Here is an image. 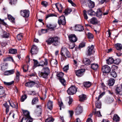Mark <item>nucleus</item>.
Here are the masks:
<instances>
[{"label": "nucleus", "instance_id": "f257e3e1", "mask_svg": "<svg viewBox=\"0 0 122 122\" xmlns=\"http://www.w3.org/2000/svg\"><path fill=\"white\" fill-rule=\"evenodd\" d=\"M61 54V60L62 61L65 60L66 58H69L71 56L70 52L67 48L65 47H63L62 48Z\"/></svg>", "mask_w": 122, "mask_h": 122}, {"label": "nucleus", "instance_id": "f03ea898", "mask_svg": "<svg viewBox=\"0 0 122 122\" xmlns=\"http://www.w3.org/2000/svg\"><path fill=\"white\" fill-rule=\"evenodd\" d=\"M50 73V70L48 68H44L42 70V72H39L38 75L39 76L46 79Z\"/></svg>", "mask_w": 122, "mask_h": 122}, {"label": "nucleus", "instance_id": "7ed1b4c3", "mask_svg": "<svg viewBox=\"0 0 122 122\" xmlns=\"http://www.w3.org/2000/svg\"><path fill=\"white\" fill-rule=\"evenodd\" d=\"M77 91L76 88L75 86L70 87L67 91L68 94L69 95H73L75 94Z\"/></svg>", "mask_w": 122, "mask_h": 122}, {"label": "nucleus", "instance_id": "20e7f679", "mask_svg": "<svg viewBox=\"0 0 122 122\" xmlns=\"http://www.w3.org/2000/svg\"><path fill=\"white\" fill-rule=\"evenodd\" d=\"M102 71L103 73H109L111 71L110 67L107 65H105L102 67Z\"/></svg>", "mask_w": 122, "mask_h": 122}, {"label": "nucleus", "instance_id": "39448f33", "mask_svg": "<svg viewBox=\"0 0 122 122\" xmlns=\"http://www.w3.org/2000/svg\"><path fill=\"white\" fill-rule=\"evenodd\" d=\"M58 23L60 25L61 24L63 25H65L66 22L65 17L64 15H61L59 17Z\"/></svg>", "mask_w": 122, "mask_h": 122}, {"label": "nucleus", "instance_id": "423d86ee", "mask_svg": "<svg viewBox=\"0 0 122 122\" xmlns=\"http://www.w3.org/2000/svg\"><path fill=\"white\" fill-rule=\"evenodd\" d=\"M105 94V93L103 92L100 94L98 96L97 101H96V106L97 108H101V103L100 101L99 100L100 98H101Z\"/></svg>", "mask_w": 122, "mask_h": 122}, {"label": "nucleus", "instance_id": "0eeeda50", "mask_svg": "<svg viewBox=\"0 0 122 122\" xmlns=\"http://www.w3.org/2000/svg\"><path fill=\"white\" fill-rule=\"evenodd\" d=\"M53 41V45L56 46L59 45L60 43V38L57 36L52 37Z\"/></svg>", "mask_w": 122, "mask_h": 122}, {"label": "nucleus", "instance_id": "6e6552de", "mask_svg": "<svg viewBox=\"0 0 122 122\" xmlns=\"http://www.w3.org/2000/svg\"><path fill=\"white\" fill-rule=\"evenodd\" d=\"M85 70L84 69H81L76 71H75L76 75L78 76H82L85 71Z\"/></svg>", "mask_w": 122, "mask_h": 122}, {"label": "nucleus", "instance_id": "1a4fd4ad", "mask_svg": "<svg viewBox=\"0 0 122 122\" xmlns=\"http://www.w3.org/2000/svg\"><path fill=\"white\" fill-rule=\"evenodd\" d=\"M38 49L36 46L33 45L31 49L30 52L32 55L36 54L38 51Z\"/></svg>", "mask_w": 122, "mask_h": 122}, {"label": "nucleus", "instance_id": "9d476101", "mask_svg": "<svg viewBox=\"0 0 122 122\" xmlns=\"http://www.w3.org/2000/svg\"><path fill=\"white\" fill-rule=\"evenodd\" d=\"M68 38L69 41L72 42H76L77 40V38L74 34H71L68 36Z\"/></svg>", "mask_w": 122, "mask_h": 122}, {"label": "nucleus", "instance_id": "9b49d317", "mask_svg": "<svg viewBox=\"0 0 122 122\" xmlns=\"http://www.w3.org/2000/svg\"><path fill=\"white\" fill-rule=\"evenodd\" d=\"M29 11L28 10H24L20 11L21 15L25 17H27L29 15Z\"/></svg>", "mask_w": 122, "mask_h": 122}, {"label": "nucleus", "instance_id": "f8f14e48", "mask_svg": "<svg viewBox=\"0 0 122 122\" xmlns=\"http://www.w3.org/2000/svg\"><path fill=\"white\" fill-rule=\"evenodd\" d=\"M36 83L34 81H29L26 82L25 84V86L29 87H31L34 86Z\"/></svg>", "mask_w": 122, "mask_h": 122}, {"label": "nucleus", "instance_id": "ddd939ff", "mask_svg": "<svg viewBox=\"0 0 122 122\" xmlns=\"http://www.w3.org/2000/svg\"><path fill=\"white\" fill-rule=\"evenodd\" d=\"M82 107L79 106L76 109L75 113L76 115H79L82 113Z\"/></svg>", "mask_w": 122, "mask_h": 122}, {"label": "nucleus", "instance_id": "4468645a", "mask_svg": "<svg viewBox=\"0 0 122 122\" xmlns=\"http://www.w3.org/2000/svg\"><path fill=\"white\" fill-rule=\"evenodd\" d=\"M104 9L103 8L98 9L97 11L96 15L97 17L101 16L103 13Z\"/></svg>", "mask_w": 122, "mask_h": 122}, {"label": "nucleus", "instance_id": "2eb2a0df", "mask_svg": "<svg viewBox=\"0 0 122 122\" xmlns=\"http://www.w3.org/2000/svg\"><path fill=\"white\" fill-rule=\"evenodd\" d=\"M47 106L48 109L50 110H52L53 108V102L50 100H48Z\"/></svg>", "mask_w": 122, "mask_h": 122}, {"label": "nucleus", "instance_id": "dca6fc26", "mask_svg": "<svg viewBox=\"0 0 122 122\" xmlns=\"http://www.w3.org/2000/svg\"><path fill=\"white\" fill-rule=\"evenodd\" d=\"M92 115H94L95 116L98 117L102 116L100 111H97L96 109L95 108L94 109L93 112H92Z\"/></svg>", "mask_w": 122, "mask_h": 122}, {"label": "nucleus", "instance_id": "f3484780", "mask_svg": "<svg viewBox=\"0 0 122 122\" xmlns=\"http://www.w3.org/2000/svg\"><path fill=\"white\" fill-rule=\"evenodd\" d=\"M75 29L76 31H82L84 30L83 26L81 25H78L75 26Z\"/></svg>", "mask_w": 122, "mask_h": 122}, {"label": "nucleus", "instance_id": "a211bd4d", "mask_svg": "<svg viewBox=\"0 0 122 122\" xmlns=\"http://www.w3.org/2000/svg\"><path fill=\"white\" fill-rule=\"evenodd\" d=\"M23 113L24 116L26 118H31L30 115V112L26 110H23Z\"/></svg>", "mask_w": 122, "mask_h": 122}, {"label": "nucleus", "instance_id": "6ab92c4d", "mask_svg": "<svg viewBox=\"0 0 122 122\" xmlns=\"http://www.w3.org/2000/svg\"><path fill=\"white\" fill-rule=\"evenodd\" d=\"M116 93L117 94L121 95H122V87H117L116 89Z\"/></svg>", "mask_w": 122, "mask_h": 122}, {"label": "nucleus", "instance_id": "aec40b11", "mask_svg": "<svg viewBox=\"0 0 122 122\" xmlns=\"http://www.w3.org/2000/svg\"><path fill=\"white\" fill-rule=\"evenodd\" d=\"M56 6L58 11L60 12H61L63 7L61 4L59 3L56 4Z\"/></svg>", "mask_w": 122, "mask_h": 122}, {"label": "nucleus", "instance_id": "412c9836", "mask_svg": "<svg viewBox=\"0 0 122 122\" xmlns=\"http://www.w3.org/2000/svg\"><path fill=\"white\" fill-rule=\"evenodd\" d=\"M46 25L47 28L49 29L52 30H53L54 28L56 27V25H53L50 23L47 24Z\"/></svg>", "mask_w": 122, "mask_h": 122}, {"label": "nucleus", "instance_id": "4be33fe9", "mask_svg": "<svg viewBox=\"0 0 122 122\" xmlns=\"http://www.w3.org/2000/svg\"><path fill=\"white\" fill-rule=\"evenodd\" d=\"M44 61H41L40 62L39 64V66H46L48 64V62L47 60L45 59Z\"/></svg>", "mask_w": 122, "mask_h": 122}, {"label": "nucleus", "instance_id": "5701e85b", "mask_svg": "<svg viewBox=\"0 0 122 122\" xmlns=\"http://www.w3.org/2000/svg\"><path fill=\"white\" fill-rule=\"evenodd\" d=\"M10 106L12 107L15 108L17 109L18 108V105L16 103H14L12 101H8Z\"/></svg>", "mask_w": 122, "mask_h": 122}, {"label": "nucleus", "instance_id": "b1692460", "mask_svg": "<svg viewBox=\"0 0 122 122\" xmlns=\"http://www.w3.org/2000/svg\"><path fill=\"white\" fill-rule=\"evenodd\" d=\"M46 42L47 43V44L48 45H51V44H53V40L52 37H51L49 38L46 41Z\"/></svg>", "mask_w": 122, "mask_h": 122}, {"label": "nucleus", "instance_id": "393cba45", "mask_svg": "<svg viewBox=\"0 0 122 122\" xmlns=\"http://www.w3.org/2000/svg\"><path fill=\"white\" fill-rule=\"evenodd\" d=\"M50 63L52 66L55 67L56 66L58 63L57 60L55 59H52Z\"/></svg>", "mask_w": 122, "mask_h": 122}, {"label": "nucleus", "instance_id": "a878e982", "mask_svg": "<svg viewBox=\"0 0 122 122\" xmlns=\"http://www.w3.org/2000/svg\"><path fill=\"white\" fill-rule=\"evenodd\" d=\"M115 81V80L113 78L110 79L108 82V84L109 86H112L114 84Z\"/></svg>", "mask_w": 122, "mask_h": 122}, {"label": "nucleus", "instance_id": "bb28decb", "mask_svg": "<svg viewBox=\"0 0 122 122\" xmlns=\"http://www.w3.org/2000/svg\"><path fill=\"white\" fill-rule=\"evenodd\" d=\"M114 61L112 57L109 58L106 60L107 63L108 65H111L112 64Z\"/></svg>", "mask_w": 122, "mask_h": 122}, {"label": "nucleus", "instance_id": "cd10ccee", "mask_svg": "<svg viewBox=\"0 0 122 122\" xmlns=\"http://www.w3.org/2000/svg\"><path fill=\"white\" fill-rule=\"evenodd\" d=\"M87 53L88 55H90L92 54V46H89L87 47Z\"/></svg>", "mask_w": 122, "mask_h": 122}, {"label": "nucleus", "instance_id": "c85d7f7f", "mask_svg": "<svg viewBox=\"0 0 122 122\" xmlns=\"http://www.w3.org/2000/svg\"><path fill=\"white\" fill-rule=\"evenodd\" d=\"M113 101V99L112 97H108L106 100V102L108 103H111Z\"/></svg>", "mask_w": 122, "mask_h": 122}, {"label": "nucleus", "instance_id": "c756f323", "mask_svg": "<svg viewBox=\"0 0 122 122\" xmlns=\"http://www.w3.org/2000/svg\"><path fill=\"white\" fill-rule=\"evenodd\" d=\"M3 105L6 108V113H7L9 111V106L8 105L7 102H5V103L3 104Z\"/></svg>", "mask_w": 122, "mask_h": 122}, {"label": "nucleus", "instance_id": "7c9ffc66", "mask_svg": "<svg viewBox=\"0 0 122 122\" xmlns=\"http://www.w3.org/2000/svg\"><path fill=\"white\" fill-rule=\"evenodd\" d=\"M115 46L117 50H121L122 49V46L121 44L118 43L116 44Z\"/></svg>", "mask_w": 122, "mask_h": 122}, {"label": "nucleus", "instance_id": "2f4dec72", "mask_svg": "<svg viewBox=\"0 0 122 122\" xmlns=\"http://www.w3.org/2000/svg\"><path fill=\"white\" fill-rule=\"evenodd\" d=\"M113 119L114 121L117 122L119 121L120 117L117 114H115L113 116Z\"/></svg>", "mask_w": 122, "mask_h": 122}, {"label": "nucleus", "instance_id": "473e14b6", "mask_svg": "<svg viewBox=\"0 0 122 122\" xmlns=\"http://www.w3.org/2000/svg\"><path fill=\"white\" fill-rule=\"evenodd\" d=\"M72 11V10L71 9L68 8L67 9L65 10L64 13H65V15L66 16L68 14H70Z\"/></svg>", "mask_w": 122, "mask_h": 122}, {"label": "nucleus", "instance_id": "72a5a7b5", "mask_svg": "<svg viewBox=\"0 0 122 122\" xmlns=\"http://www.w3.org/2000/svg\"><path fill=\"white\" fill-rule=\"evenodd\" d=\"M8 67V64L7 63L3 64V65L1 67V69L2 70L6 69Z\"/></svg>", "mask_w": 122, "mask_h": 122}, {"label": "nucleus", "instance_id": "f704fd0d", "mask_svg": "<svg viewBox=\"0 0 122 122\" xmlns=\"http://www.w3.org/2000/svg\"><path fill=\"white\" fill-rule=\"evenodd\" d=\"M91 61L90 60L87 58H85L83 61V62L85 64L89 65Z\"/></svg>", "mask_w": 122, "mask_h": 122}, {"label": "nucleus", "instance_id": "c9c22d12", "mask_svg": "<svg viewBox=\"0 0 122 122\" xmlns=\"http://www.w3.org/2000/svg\"><path fill=\"white\" fill-rule=\"evenodd\" d=\"M79 97L80 98V101H82L86 100V96L85 95L82 94L79 96Z\"/></svg>", "mask_w": 122, "mask_h": 122}, {"label": "nucleus", "instance_id": "e433bc0d", "mask_svg": "<svg viewBox=\"0 0 122 122\" xmlns=\"http://www.w3.org/2000/svg\"><path fill=\"white\" fill-rule=\"evenodd\" d=\"M38 97H36L34 98L32 101L31 103L33 105L36 104L38 102Z\"/></svg>", "mask_w": 122, "mask_h": 122}, {"label": "nucleus", "instance_id": "4c0bfd02", "mask_svg": "<svg viewBox=\"0 0 122 122\" xmlns=\"http://www.w3.org/2000/svg\"><path fill=\"white\" fill-rule=\"evenodd\" d=\"M3 34L2 35V36L3 38H8L9 36V34L8 33L5 31H3Z\"/></svg>", "mask_w": 122, "mask_h": 122}, {"label": "nucleus", "instance_id": "58836bf2", "mask_svg": "<svg viewBox=\"0 0 122 122\" xmlns=\"http://www.w3.org/2000/svg\"><path fill=\"white\" fill-rule=\"evenodd\" d=\"M98 67V65L97 64L95 63H92V69L94 70H96Z\"/></svg>", "mask_w": 122, "mask_h": 122}, {"label": "nucleus", "instance_id": "ea45409f", "mask_svg": "<svg viewBox=\"0 0 122 122\" xmlns=\"http://www.w3.org/2000/svg\"><path fill=\"white\" fill-rule=\"evenodd\" d=\"M110 75L112 77L114 78H115L117 76L116 72L113 70L112 71Z\"/></svg>", "mask_w": 122, "mask_h": 122}, {"label": "nucleus", "instance_id": "a19ab883", "mask_svg": "<svg viewBox=\"0 0 122 122\" xmlns=\"http://www.w3.org/2000/svg\"><path fill=\"white\" fill-rule=\"evenodd\" d=\"M83 84L85 87H90L91 85V83L89 81L84 82Z\"/></svg>", "mask_w": 122, "mask_h": 122}, {"label": "nucleus", "instance_id": "79ce46f5", "mask_svg": "<svg viewBox=\"0 0 122 122\" xmlns=\"http://www.w3.org/2000/svg\"><path fill=\"white\" fill-rule=\"evenodd\" d=\"M9 52L10 53L15 54L17 52V50L15 49H11L9 50Z\"/></svg>", "mask_w": 122, "mask_h": 122}, {"label": "nucleus", "instance_id": "37998d69", "mask_svg": "<svg viewBox=\"0 0 122 122\" xmlns=\"http://www.w3.org/2000/svg\"><path fill=\"white\" fill-rule=\"evenodd\" d=\"M8 19L12 22H14L15 19L10 15H9L8 16Z\"/></svg>", "mask_w": 122, "mask_h": 122}, {"label": "nucleus", "instance_id": "c03bdc74", "mask_svg": "<svg viewBox=\"0 0 122 122\" xmlns=\"http://www.w3.org/2000/svg\"><path fill=\"white\" fill-rule=\"evenodd\" d=\"M64 75V74L62 72H60L57 74V76L59 77V79L62 78V77Z\"/></svg>", "mask_w": 122, "mask_h": 122}, {"label": "nucleus", "instance_id": "a18cd8bd", "mask_svg": "<svg viewBox=\"0 0 122 122\" xmlns=\"http://www.w3.org/2000/svg\"><path fill=\"white\" fill-rule=\"evenodd\" d=\"M121 61V60L119 58L116 59L115 60H114V63L117 65H118L120 62Z\"/></svg>", "mask_w": 122, "mask_h": 122}, {"label": "nucleus", "instance_id": "49530a36", "mask_svg": "<svg viewBox=\"0 0 122 122\" xmlns=\"http://www.w3.org/2000/svg\"><path fill=\"white\" fill-rule=\"evenodd\" d=\"M97 23V20L95 18H92V24H96Z\"/></svg>", "mask_w": 122, "mask_h": 122}, {"label": "nucleus", "instance_id": "de8ad7c7", "mask_svg": "<svg viewBox=\"0 0 122 122\" xmlns=\"http://www.w3.org/2000/svg\"><path fill=\"white\" fill-rule=\"evenodd\" d=\"M59 80L62 84L63 86H65L66 85V81L64 79L62 78L61 79H60Z\"/></svg>", "mask_w": 122, "mask_h": 122}, {"label": "nucleus", "instance_id": "09e8293b", "mask_svg": "<svg viewBox=\"0 0 122 122\" xmlns=\"http://www.w3.org/2000/svg\"><path fill=\"white\" fill-rule=\"evenodd\" d=\"M25 122H32L33 121V119L31 118H24Z\"/></svg>", "mask_w": 122, "mask_h": 122}, {"label": "nucleus", "instance_id": "8fccbe9b", "mask_svg": "<svg viewBox=\"0 0 122 122\" xmlns=\"http://www.w3.org/2000/svg\"><path fill=\"white\" fill-rule=\"evenodd\" d=\"M88 38L89 41H92V34L88 32L87 33Z\"/></svg>", "mask_w": 122, "mask_h": 122}, {"label": "nucleus", "instance_id": "3c124183", "mask_svg": "<svg viewBox=\"0 0 122 122\" xmlns=\"http://www.w3.org/2000/svg\"><path fill=\"white\" fill-rule=\"evenodd\" d=\"M4 92L3 88L2 87L0 86V95H3Z\"/></svg>", "mask_w": 122, "mask_h": 122}, {"label": "nucleus", "instance_id": "603ef678", "mask_svg": "<svg viewBox=\"0 0 122 122\" xmlns=\"http://www.w3.org/2000/svg\"><path fill=\"white\" fill-rule=\"evenodd\" d=\"M9 3L11 5L15 4L17 0H9Z\"/></svg>", "mask_w": 122, "mask_h": 122}, {"label": "nucleus", "instance_id": "864d4df0", "mask_svg": "<svg viewBox=\"0 0 122 122\" xmlns=\"http://www.w3.org/2000/svg\"><path fill=\"white\" fill-rule=\"evenodd\" d=\"M54 121L53 118H47L46 120V122H53Z\"/></svg>", "mask_w": 122, "mask_h": 122}, {"label": "nucleus", "instance_id": "5fc2aeb1", "mask_svg": "<svg viewBox=\"0 0 122 122\" xmlns=\"http://www.w3.org/2000/svg\"><path fill=\"white\" fill-rule=\"evenodd\" d=\"M17 37L18 40H20L22 38V35L21 34H19L17 36Z\"/></svg>", "mask_w": 122, "mask_h": 122}, {"label": "nucleus", "instance_id": "6e6d98bb", "mask_svg": "<svg viewBox=\"0 0 122 122\" xmlns=\"http://www.w3.org/2000/svg\"><path fill=\"white\" fill-rule=\"evenodd\" d=\"M75 47V45L73 42L71 43L70 44L69 48L70 49H73Z\"/></svg>", "mask_w": 122, "mask_h": 122}, {"label": "nucleus", "instance_id": "4d7b16f0", "mask_svg": "<svg viewBox=\"0 0 122 122\" xmlns=\"http://www.w3.org/2000/svg\"><path fill=\"white\" fill-rule=\"evenodd\" d=\"M27 96L26 95L22 96L21 98V101L22 102H23L26 98Z\"/></svg>", "mask_w": 122, "mask_h": 122}, {"label": "nucleus", "instance_id": "13d9d810", "mask_svg": "<svg viewBox=\"0 0 122 122\" xmlns=\"http://www.w3.org/2000/svg\"><path fill=\"white\" fill-rule=\"evenodd\" d=\"M52 16H55L56 17L57 15H55L54 14H49L48 15L46 16V18H47L49 17H52Z\"/></svg>", "mask_w": 122, "mask_h": 122}, {"label": "nucleus", "instance_id": "bf43d9fd", "mask_svg": "<svg viewBox=\"0 0 122 122\" xmlns=\"http://www.w3.org/2000/svg\"><path fill=\"white\" fill-rule=\"evenodd\" d=\"M14 81H12L9 82H4V83L5 85L8 86L11 85L12 84L14 83Z\"/></svg>", "mask_w": 122, "mask_h": 122}, {"label": "nucleus", "instance_id": "052dcab7", "mask_svg": "<svg viewBox=\"0 0 122 122\" xmlns=\"http://www.w3.org/2000/svg\"><path fill=\"white\" fill-rule=\"evenodd\" d=\"M33 61H34V66H39V64H38V62L37 60L35 59H33Z\"/></svg>", "mask_w": 122, "mask_h": 122}, {"label": "nucleus", "instance_id": "680f3d73", "mask_svg": "<svg viewBox=\"0 0 122 122\" xmlns=\"http://www.w3.org/2000/svg\"><path fill=\"white\" fill-rule=\"evenodd\" d=\"M41 3L42 5L45 6V7H46L47 6L48 4V3L47 2L45 1H43Z\"/></svg>", "mask_w": 122, "mask_h": 122}, {"label": "nucleus", "instance_id": "e2e57ef3", "mask_svg": "<svg viewBox=\"0 0 122 122\" xmlns=\"http://www.w3.org/2000/svg\"><path fill=\"white\" fill-rule=\"evenodd\" d=\"M68 65L65 66L63 68V70L64 71H66L68 70Z\"/></svg>", "mask_w": 122, "mask_h": 122}, {"label": "nucleus", "instance_id": "0e129e2a", "mask_svg": "<svg viewBox=\"0 0 122 122\" xmlns=\"http://www.w3.org/2000/svg\"><path fill=\"white\" fill-rule=\"evenodd\" d=\"M9 75H10L13 74L14 72V70L13 69L8 71Z\"/></svg>", "mask_w": 122, "mask_h": 122}, {"label": "nucleus", "instance_id": "69168bd1", "mask_svg": "<svg viewBox=\"0 0 122 122\" xmlns=\"http://www.w3.org/2000/svg\"><path fill=\"white\" fill-rule=\"evenodd\" d=\"M86 11L85 10L83 11L84 15V18L86 19H87L88 17L87 16V15L86 14Z\"/></svg>", "mask_w": 122, "mask_h": 122}, {"label": "nucleus", "instance_id": "338daca9", "mask_svg": "<svg viewBox=\"0 0 122 122\" xmlns=\"http://www.w3.org/2000/svg\"><path fill=\"white\" fill-rule=\"evenodd\" d=\"M68 2L71 4L72 6H76V5L71 0H68Z\"/></svg>", "mask_w": 122, "mask_h": 122}, {"label": "nucleus", "instance_id": "774afa93", "mask_svg": "<svg viewBox=\"0 0 122 122\" xmlns=\"http://www.w3.org/2000/svg\"><path fill=\"white\" fill-rule=\"evenodd\" d=\"M85 46V44L84 43H82L79 45V48H81Z\"/></svg>", "mask_w": 122, "mask_h": 122}]
</instances>
